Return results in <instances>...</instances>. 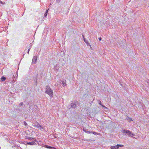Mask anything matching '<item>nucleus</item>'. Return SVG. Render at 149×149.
<instances>
[{
    "instance_id": "nucleus-1",
    "label": "nucleus",
    "mask_w": 149,
    "mask_h": 149,
    "mask_svg": "<svg viewBox=\"0 0 149 149\" xmlns=\"http://www.w3.org/2000/svg\"><path fill=\"white\" fill-rule=\"evenodd\" d=\"M45 93L48 94L49 96L52 97L53 96V91L51 88L49 86H47L46 88Z\"/></svg>"
},
{
    "instance_id": "nucleus-2",
    "label": "nucleus",
    "mask_w": 149,
    "mask_h": 149,
    "mask_svg": "<svg viewBox=\"0 0 149 149\" xmlns=\"http://www.w3.org/2000/svg\"><path fill=\"white\" fill-rule=\"evenodd\" d=\"M122 132L124 134L126 135H128L129 136H132V135L134 136V134L133 133L127 130H123Z\"/></svg>"
},
{
    "instance_id": "nucleus-3",
    "label": "nucleus",
    "mask_w": 149,
    "mask_h": 149,
    "mask_svg": "<svg viewBox=\"0 0 149 149\" xmlns=\"http://www.w3.org/2000/svg\"><path fill=\"white\" fill-rule=\"evenodd\" d=\"M33 125L36 127H37L38 129H43V128L42 127V126L40 125L37 122H35L34 123H33Z\"/></svg>"
},
{
    "instance_id": "nucleus-4",
    "label": "nucleus",
    "mask_w": 149,
    "mask_h": 149,
    "mask_svg": "<svg viewBox=\"0 0 149 149\" xmlns=\"http://www.w3.org/2000/svg\"><path fill=\"white\" fill-rule=\"evenodd\" d=\"M77 107V104L71 102L70 104L68 106V109H70L71 108H74Z\"/></svg>"
},
{
    "instance_id": "nucleus-5",
    "label": "nucleus",
    "mask_w": 149,
    "mask_h": 149,
    "mask_svg": "<svg viewBox=\"0 0 149 149\" xmlns=\"http://www.w3.org/2000/svg\"><path fill=\"white\" fill-rule=\"evenodd\" d=\"M37 57L36 56L33 57L32 63H36Z\"/></svg>"
},
{
    "instance_id": "nucleus-6",
    "label": "nucleus",
    "mask_w": 149,
    "mask_h": 149,
    "mask_svg": "<svg viewBox=\"0 0 149 149\" xmlns=\"http://www.w3.org/2000/svg\"><path fill=\"white\" fill-rule=\"evenodd\" d=\"M111 149H118V147L117 145L114 146H111Z\"/></svg>"
},
{
    "instance_id": "nucleus-7",
    "label": "nucleus",
    "mask_w": 149,
    "mask_h": 149,
    "mask_svg": "<svg viewBox=\"0 0 149 149\" xmlns=\"http://www.w3.org/2000/svg\"><path fill=\"white\" fill-rule=\"evenodd\" d=\"M61 82H62V86H65L66 85V80H63V81H62Z\"/></svg>"
},
{
    "instance_id": "nucleus-8",
    "label": "nucleus",
    "mask_w": 149,
    "mask_h": 149,
    "mask_svg": "<svg viewBox=\"0 0 149 149\" xmlns=\"http://www.w3.org/2000/svg\"><path fill=\"white\" fill-rule=\"evenodd\" d=\"M36 141H32V142H28L27 143V144H29V145H34L35 144V142Z\"/></svg>"
},
{
    "instance_id": "nucleus-9",
    "label": "nucleus",
    "mask_w": 149,
    "mask_h": 149,
    "mask_svg": "<svg viewBox=\"0 0 149 149\" xmlns=\"http://www.w3.org/2000/svg\"><path fill=\"white\" fill-rule=\"evenodd\" d=\"M6 77H4L3 76L1 78V81H4L6 79Z\"/></svg>"
},
{
    "instance_id": "nucleus-10",
    "label": "nucleus",
    "mask_w": 149,
    "mask_h": 149,
    "mask_svg": "<svg viewBox=\"0 0 149 149\" xmlns=\"http://www.w3.org/2000/svg\"><path fill=\"white\" fill-rule=\"evenodd\" d=\"M30 140H31V141H36V139H35L34 138H33L31 137V138H30Z\"/></svg>"
},
{
    "instance_id": "nucleus-11",
    "label": "nucleus",
    "mask_w": 149,
    "mask_h": 149,
    "mask_svg": "<svg viewBox=\"0 0 149 149\" xmlns=\"http://www.w3.org/2000/svg\"><path fill=\"white\" fill-rule=\"evenodd\" d=\"M30 140H31V141H36V139H35L34 138H33L31 137V138H30Z\"/></svg>"
},
{
    "instance_id": "nucleus-12",
    "label": "nucleus",
    "mask_w": 149,
    "mask_h": 149,
    "mask_svg": "<svg viewBox=\"0 0 149 149\" xmlns=\"http://www.w3.org/2000/svg\"><path fill=\"white\" fill-rule=\"evenodd\" d=\"M127 120L129 121V122H131L132 121V120L131 118L130 117H128V118L127 119Z\"/></svg>"
},
{
    "instance_id": "nucleus-13",
    "label": "nucleus",
    "mask_w": 149,
    "mask_h": 149,
    "mask_svg": "<svg viewBox=\"0 0 149 149\" xmlns=\"http://www.w3.org/2000/svg\"><path fill=\"white\" fill-rule=\"evenodd\" d=\"M37 78H36L34 80V84L36 86L37 85Z\"/></svg>"
},
{
    "instance_id": "nucleus-14",
    "label": "nucleus",
    "mask_w": 149,
    "mask_h": 149,
    "mask_svg": "<svg viewBox=\"0 0 149 149\" xmlns=\"http://www.w3.org/2000/svg\"><path fill=\"white\" fill-rule=\"evenodd\" d=\"M48 10H46V12L45 13V14L44 15V17H46L47 14Z\"/></svg>"
},
{
    "instance_id": "nucleus-15",
    "label": "nucleus",
    "mask_w": 149,
    "mask_h": 149,
    "mask_svg": "<svg viewBox=\"0 0 149 149\" xmlns=\"http://www.w3.org/2000/svg\"><path fill=\"white\" fill-rule=\"evenodd\" d=\"M83 130L86 132L87 133L88 131L87 130V129L86 128H84L83 129Z\"/></svg>"
},
{
    "instance_id": "nucleus-16",
    "label": "nucleus",
    "mask_w": 149,
    "mask_h": 149,
    "mask_svg": "<svg viewBox=\"0 0 149 149\" xmlns=\"http://www.w3.org/2000/svg\"><path fill=\"white\" fill-rule=\"evenodd\" d=\"M92 133L93 134H98V135H100V133H99V134H97L96 132H92Z\"/></svg>"
},
{
    "instance_id": "nucleus-17",
    "label": "nucleus",
    "mask_w": 149,
    "mask_h": 149,
    "mask_svg": "<svg viewBox=\"0 0 149 149\" xmlns=\"http://www.w3.org/2000/svg\"><path fill=\"white\" fill-rule=\"evenodd\" d=\"M0 3L2 4H5V3L4 2H2L1 1H0Z\"/></svg>"
},
{
    "instance_id": "nucleus-18",
    "label": "nucleus",
    "mask_w": 149,
    "mask_h": 149,
    "mask_svg": "<svg viewBox=\"0 0 149 149\" xmlns=\"http://www.w3.org/2000/svg\"><path fill=\"white\" fill-rule=\"evenodd\" d=\"M24 125L26 126L27 125V123L25 121H24Z\"/></svg>"
},
{
    "instance_id": "nucleus-19",
    "label": "nucleus",
    "mask_w": 149,
    "mask_h": 149,
    "mask_svg": "<svg viewBox=\"0 0 149 149\" xmlns=\"http://www.w3.org/2000/svg\"><path fill=\"white\" fill-rule=\"evenodd\" d=\"M117 146H118V148H119V146H120V147H123V145H122L118 144V145H117Z\"/></svg>"
},
{
    "instance_id": "nucleus-20",
    "label": "nucleus",
    "mask_w": 149,
    "mask_h": 149,
    "mask_svg": "<svg viewBox=\"0 0 149 149\" xmlns=\"http://www.w3.org/2000/svg\"><path fill=\"white\" fill-rule=\"evenodd\" d=\"M83 38L84 40V41H85V42L87 43V42H86V40L84 38V37L83 35Z\"/></svg>"
},
{
    "instance_id": "nucleus-21",
    "label": "nucleus",
    "mask_w": 149,
    "mask_h": 149,
    "mask_svg": "<svg viewBox=\"0 0 149 149\" xmlns=\"http://www.w3.org/2000/svg\"><path fill=\"white\" fill-rule=\"evenodd\" d=\"M30 138H31V137H29L28 136H26V139H29V140H30Z\"/></svg>"
},
{
    "instance_id": "nucleus-22",
    "label": "nucleus",
    "mask_w": 149,
    "mask_h": 149,
    "mask_svg": "<svg viewBox=\"0 0 149 149\" xmlns=\"http://www.w3.org/2000/svg\"><path fill=\"white\" fill-rule=\"evenodd\" d=\"M20 105L22 106L23 105V103L22 102H21L20 104Z\"/></svg>"
},
{
    "instance_id": "nucleus-23",
    "label": "nucleus",
    "mask_w": 149,
    "mask_h": 149,
    "mask_svg": "<svg viewBox=\"0 0 149 149\" xmlns=\"http://www.w3.org/2000/svg\"><path fill=\"white\" fill-rule=\"evenodd\" d=\"M30 49H31V48H30L28 49V52H27V53L28 54H29V52L30 51Z\"/></svg>"
},
{
    "instance_id": "nucleus-24",
    "label": "nucleus",
    "mask_w": 149,
    "mask_h": 149,
    "mask_svg": "<svg viewBox=\"0 0 149 149\" xmlns=\"http://www.w3.org/2000/svg\"><path fill=\"white\" fill-rule=\"evenodd\" d=\"M30 49H31V48H30L28 49V52H27V53L28 54H29V52L30 51Z\"/></svg>"
},
{
    "instance_id": "nucleus-25",
    "label": "nucleus",
    "mask_w": 149,
    "mask_h": 149,
    "mask_svg": "<svg viewBox=\"0 0 149 149\" xmlns=\"http://www.w3.org/2000/svg\"><path fill=\"white\" fill-rule=\"evenodd\" d=\"M26 53V49L25 50L24 52V54L23 55H24V54Z\"/></svg>"
},
{
    "instance_id": "nucleus-26",
    "label": "nucleus",
    "mask_w": 149,
    "mask_h": 149,
    "mask_svg": "<svg viewBox=\"0 0 149 149\" xmlns=\"http://www.w3.org/2000/svg\"><path fill=\"white\" fill-rule=\"evenodd\" d=\"M49 147H50L49 146ZM51 148V149H56V148H55L54 147H50Z\"/></svg>"
},
{
    "instance_id": "nucleus-27",
    "label": "nucleus",
    "mask_w": 149,
    "mask_h": 149,
    "mask_svg": "<svg viewBox=\"0 0 149 149\" xmlns=\"http://www.w3.org/2000/svg\"><path fill=\"white\" fill-rule=\"evenodd\" d=\"M61 0H56V2L58 3H59Z\"/></svg>"
},
{
    "instance_id": "nucleus-28",
    "label": "nucleus",
    "mask_w": 149,
    "mask_h": 149,
    "mask_svg": "<svg viewBox=\"0 0 149 149\" xmlns=\"http://www.w3.org/2000/svg\"><path fill=\"white\" fill-rule=\"evenodd\" d=\"M120 84L121 85V86H123V87H124L125 86L123 85L122 84H121V83L120 82Z\"/></svg>"
},
{
    "instance_id": "nucleus-29",
    "label": "nucleus",
    "mask_w": 149,
    "mask_h": 149,
    "mask_svg": "<svg viewBox=\"0 0 149 149\" xmlns=\"http://www.w3.org/2000/svg\"><path fill=\"white\" fill-rule=\"evenodd\" d=\"M87 133H92V132L90 131H88V132Z\"/></svg>"
},
{
    "instance_id": "nucleus-30",
    "label": "nucleus",
    "mask_w": 149,
    "mask_h": 149,
    "mask_svg": "<svg viewBox=\"0 0 149 149\" xmlns=\"http://www.w3.org/2000/svg\"><path fill=\"white\" fill-rule=\"evenodd\" d=\"M101 105V106H102L103 107H105V108H106V107L104 106H103V105H102V104H101V102L99 103Z\"/></svg>"
},
{
    "instance_id": "nucleus-31",
    "label": "nucleus",
    "mask_w": 149,
    "mask_h": 149,
    "mask_svg": "<svg viewBox=\"0 0 149 149\" xmlns=\"http://www.w3.org/2000/svg\"><path fill=\"white\" fill-rule=\"evenodd\" d=\"M99 40H100H100H102V38H101V37L99 38Z\"/></svg>"
}]
</instances>
